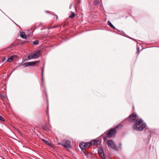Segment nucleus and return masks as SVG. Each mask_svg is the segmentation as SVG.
<instances>
[{
	"instance_id": "1",
	"label": "nucleus",
	"mask_w": 159,
	"mask_h": 159,
	"mask_svg": "<svg viewBox=\"0 0 159 159\" xmlns=\"http://www.w3.org/2000/svg\"><path fill=\"white\" fill-rule=\"evenodd\" d=\"M127 119L129 122L134 123L132 127L134 130L142 131L146 126V124L143 123V120L139 118L138 115L135 112L131 113L128 117Z\"/></svg>"
},
{
	"instance_id": "2",
	"label": "nucleus",
	"mask_w": 159,
	"mask_h": 159,
	"mask_svg": "<svg viewBox=\"0 0 159 159\" xmlns=\"http://www.w3.org/2000/svg\"><path fill=\"white\" fill-rule=\"evenodd\" d=\"M119 127V125L118 124L116 127L109 130L108 132L103 136L104 140L106 141L108 138L114 137L116 132V129Z\"/></svg>"
},
{
	"instance_id": "3",
	"label": "nucleus",
	"mask_w": 159,
	"mask_h": 159,
	"mask_svg": "<svg viewBox=\"0 0 159 159\" xmlns=\"http://www.w3.org/2000/svg\"><path fill=\"white\" fill-rule=\"evenodd\" d=\"M70 143V141L65 140L58 143V144L61 145L63 146L64 148L68 149L70 148L71 147Z\"/></svg>"
},
{
	"instance_id": "4",
	"label": "nucleus",
	"mask_w": 159,
	"mask_h": 159,
	"mask_svg": "<svg viewBox=\"0 0 159 159\" xmlns=\"http://www.w3.org/2000/svg\"><path fill=\"white\" fill-rule=\"evenodd\" d=\"M108 147L111 148L117 151L118 147L113 142L111 139H110L107 142Z\"/></svg>"
},
{
	"instance_id": "5",
	"label": "nucleus",
	"mask_w": 159,
	"mask_h": 159,
	"mask_svg": "<svg viewBox=\"0 0 159 159\" xmlns=\"http://www.w3.org/2000/svg\"><path fill=\"white\" fill-rule=\"evenodd\" d=\"M41 51L40 50H36L34 51L33 53L35 58H37L39 57Z\"/></svg>"
},
{
	"instance_id": "6",
	"label": "nucleus",
	"mask_w": 159,
	"mask_h": 159,
	"mask_svg": "<svg viewBox=\"0 0 159 159\" xmlns=\"http://www.w3.org/2000/svg\"><path fill=\"white\" fill-rule=\"evenodd\" d=\"M17 56L16 55H13L10 56L7 60V62H11L14 59L15 57H17Z\"/></svg>"
},
{
	"instance_id": "7",
	"label": "nucleus",
	"mask_w": 159,
	"mask_h": 159,
	"mask_svg": "<svg viewBox=\"0 0 159 159\" xmlns=\"http://www.w3.org/2000/svg\"><path fill=\"white\" fill-rule=\"evenodd\" d=\"M42 141H43V142L45 144L48 145L50 147H53V146L52 145L51 143H50L47 140H46L45 139H42Z\"/></svg>"
},
{
	"instance_id": "8",
	"label": "nucleus",
	"mask_w": 159,
	"mask_h": 159,
	"mask_svg": "<svg viewBox=\"0 0 159 159\" xmlns=\"http://www.w3.org/2000/svg\"><path fill=\"white\" fill-rule=\"evenodd\" d=\"M85 144V143H84L82 142L80 143V148L83 150H84L86 149V145Z\"/></svg>"
},
{
	"instance_id": "9",
	"label": "nucleus",
	"mask_w": 159,
	"mask_h": 159,
	"mask_svg": "<svg viewBox=\"0 0 159 159\" xmlns=\"http://www.w3.org/2000/svg\"><path fill=\"white\" fill-rule=\"evenodd\" d=\"M98 142H99V141L98 140H92L90 142V145H94L96 143L97 144Z\"/></svg>"
},
{
	"instance_id": "10",
	"label": "nucleus",
	"mask_w": 159,
	"mask_h": 159,
	"mask_svg": "<svg viewBox=\"0 0 159 159\" xmlns=\"http://www.w3.org/2000/svg\"><path fill=\"white\" fill-rule=\"evenodd\" d=\"M145 132L146 134H148V135L149 137H150L151 136V133L149 130V129L148 128H146L145 129Z\"/></svg>"
},
{
	"instance_id": "11",
	"label": "nucleus",
	"mask_w": 159,
	"mask_h": 159,
	"mask_svg": "<svg viewBox=\"0 0 159 159\" xmlns=\"http://www.w3.org/2000/svg\"><path fill=\"white\" fill-rule=\"evenodd\" d=\"M42 127L43 129L44 130L47 132L49 131L50 129H49V127L48 126L45 125L44 126H43Z\"/></svg>"
},
{
	"instance_id": "12",
	"label": "nucleus",
	"mask_w": 159,
	"mask_h": 159,
	"mask_svg": "<svg viewBox=\"0 0 159 159\" xmlns=\"http://www.w3.org/2000/svg\"><path fill=\"white\" fill-rule=\"evenodd\" d=\"M28 58L29 59H32L35 58L33 53L30 54L28 56Z\"/></svg>"
},
{
	"instance_id": "13",
	"label": "nucleus",
	"mask_w": 159,
	"mask_h": 159,
	"mask_svg": "<svg viewBox=\"0 0 159 159\" xmlns=\"http://www.w3.org/2000/svg\"><path fill=\"white\" fill-rule=\"evenodd\" d=\"M107 24L108 25L110 26L111 28H113L114 29H116L115 27L112 25L111 22L109 21H107Z\"/></svg>"
},
{
	"instance_id": "14",
	"label": "nucleus",
	"mask_w": 159,
	"mask_h": 159,
	"mask_svg": "<svg viewBox=\"0 0 159 159\" xmlns=\"http://www.w3.org/2000/svg\"><path fill=\"white\" fill-rule=\"evenodd\" d=\"M20 36L23 39H25L26 38V36L24 33L22 32L20 34Z\"/></svg>"
},
{
	"instance_id": "15",
	"label": "nucleus",
	"mask_w": 159,
	"mask_h": 159,
	"mask_svg": "<svg viewBox=\"0 0 159 159\" xmlns=\"http://www.w3.org/2000/svg\"><path fill=\"white\" fill-rule=\"evenodd\" d=\"M39 62V61L30 62L31 64L30 66H34L36 64V63Z\"/></svg>"
},
{
	"instance_id": "16",
	"label": "nucleus",
	"mask_w": 159,
	"mask_h": 159,
	"mask_svg": "<svg viewBox=\"0 0 159 159\" xmlns=\"http://www.w3.org/2000/svg\"><path fill=\"white\" fill-rule=\"evenodd\" d=\"M30 62H26L24 63L23 65L24 66V67H26L29 66H30Z\"/></svg>"
},
{
	"instance_id": "17",
	"label": "nucleus",
	"mask_w": 159,
	"mask_h": 159,
	"mask_svg": "<svg viewBox=\"0 0 159 159\" xmlns=\"http://www.w3.org/2000/svg\"><path fill=\"white\" fill-rule=\"evenodd\" d=\"M98 153L99 154H101V155L102 154L103 155H104L103 153V150L101 148H100L98 150Z\"/></svg>"
},
{
	"instance_id": "18",
	"label": "nucleus",
	"mask_w": 159,
	"mask_h": 159,
	"mask_svg": "<svg viewBox=\"0 0 159 159\" xmlns=\"http://www.w3.org/2000/svg\"><path fill=\"white\" fill-rule=\"evenodd\" d=\"M85 144L86 148H88L91 146L90 142H87L85 143Z\"/></svg>"
},
{
	"instance_id": "19",
	"label": "nucleus",
	"mask_w": 159,
	"mask_h": 159,
	"mask_svg": "<svg viewBox=\"0 0 159 159\" xmlns=\"http://www.w3.org/2000/svg\"><path fill=\"white\" fill-rule=\"evenodd\" d=\"M42 73H41V77H42V83H43V68H42Z\"/></svg>"
},
{
	"instance_id": "20",
	"label": "nucleus",
	"mask_w": 159,
	"mask_h": 159,
	"mask_svg": "<svg viewBox=\"0 0 159 159\" xmlns=\"http://www.w3.org/2000/svg\"><path fill=\"white\" fill-rule=\"evenodd\" d=\"M75 14L73 12H72L71 15L69 16V18H72L75 17Z\"/></svg>"
},
{
	"instance_id": "21",
	"label": "nucleus",
	"mask_w": 159,
	"mask_h": 159,
	"mask_svg": "<svg viewBox=\"0 0 159 159\" xmlns=\"http://www.w3.org/2000/svg\"><path fill=\"white\" fill-rule=\"evenodd\" d=\"M0 97L1 99L3 101H5V96L3 95H2L0 93Z\"/></svg>"
},
{
	"instance_id": "22",
	"label": "nucleus",
	"mask_w": 159,
	"mask_h": 159,
	"mask_svg": "<svg viewBox=\"0 0 159 159\" xmlns=\"http://www.w3.org/2000/svg\"><path fill=\"white\" fill-rule=\"evenodd\" d=\"M33 44L34 45H36L39 43V41L37 40H35L33 42Z\"/></svg>"
},
{
	"instance_id": "23",
	"label": "nucleus",
	"mask_w": 159,
	"mask_h": 159,
	"mask_svg": "<svg viewBox=\"0 0 159 159\" xmlns=\"http://www.w3.org/2000/svg\"><path fill=\"white\" fill-rule=\"evenodd\" d=\"M83 152L85 155H88L89 153V152L85 149L83 150Z\"/></svg>"
},
{
	"instance_id": "24",
	"label": "nucleus",
	"mask_w": 159,
	"mask_h": 159,
	"mask_svg": "<svg viewBox=\"0 0 159 159\" xmlns=\"http://www.w3.org/2000/svg\"><path fill=\"white\" fill-rule=\"evenodd\" d=\"M0 120H2V121H5V120L4 118L0 115Z\"/></svg>"
},
{
	"instance_id": "25",
	"label": "nucleus",
	"mask_w": 159,
	"mask_h": 159,
	"mask_svg": "<svg viewBox=\"0 0 159 159\" xmlns=\"http://www.w3.org/2000/svg\"><path fill=\"white\" fill-rule=\"evenodd\" d=\"M61 25H54L53 27H52V28H57V27H61Z\"/></svg>"
},
{
	"instance_id": "26",
	"label": "nucleus",
	"mask_w": 159,
	"mask_h": 159,
	"mask_svg": "<svg viewBox=\"0 0 159 159\" xmlns=\"http://www.w3.org/2000/svg\"><path fill=\"white\" fill-rule=\"evenodd\" d=\"M48 107H47V109L46 111V113H47V115L48 116V118H49V115H48Z\"/></svg>"
},
{
	"instance_id": "27",
	"label": "nucleus",
	"mask_w": 159,
	"mask_h": 159,
	"mask_svg": "<svg viewBox=\"0 0 159 159\" xmlns=\"http://www.w3.org/2000/svg\"><path fill=\"white\" fill-rule=\"evenodd\" d=\"M6 60L5 57H4L2 59V62H4Z\"/></svg>"
},
{
	"instance_id": "28",
	"label": "nucleus",
	"mask_w": 159,
	"mask_h": 159,
	"mask_svg": "<svg viewBox=\"0 0 159 159\" xmlns=\"http://www.w3.org/2000/svg\"><path fill=\"white\" fill-rule=\"evenodd\" d=\"M137 51L138 54H139V48H137Z\"/></svg>"
},
{
	"instance_id": "29",
	"label": "nucleus",
	"mask_w": 159,
	"mask_h": 159,
	"mask_svg": "<svg viewBox=\"0 0 159 159\" xmlns=\"http://www.w3.org/2000/svg\"><path fill=\"white\" fill-rule=\"evenodd\" d=\"M55 17V18L56 19V20H57L58 17L57 15H55L54 17Z\"/></svg>"
},
{
	"instance_id": "30",
	"label": "nucleus",
	"mask_w": 159,
	"mask_h": 159,
	"mask_svg": "<svg viewBox=\"0 0 159 159\" xmlns=\"http://www.w3.org/2000/svg\"><path fill=\"white\" fill-rule=\"evenodd\" d=\"M28 42V41H26H26H23V42H22V44H24L25 43V42Z\"/></svg>"
},
{
	"instance_id": "31",
	"label": "nucleus",
	"mask_w": 159,
	"mask_h": 159,
	"mask_svg": "<svg viewBox=\"0 0 159 159\" xmlns=\"http://www.w3.org/2000/svg\"><path fill=\"white\" fill-rule=\"evenodd\" d=\"M44 92H45V95H46V97H47V93H46L45 91H44Z\"/></svg>"
},
{
	"instance_id": "32",
	"label": "nucleus",
	"mask_w": 159,
	"mask_h": 159,
	"mask_svg": "<svg viewBox=\"0 0 159 159\" xmlns=\"http://www.w3.org/2000/svg\"><path fill=\"white\" fill-rule=\"evenodd\" d=\"M46 12H47V13H49V11H46Z\"/></svg>"
},
{
	"instance_id": "33",
	"label": "nucleus",
	"mask_w": 159,
	"mask_h": 159,
	"mask_svg": "<svg viewBox=\"0 0 159 159\" xmlns=\"http://www.w3.org/2000/svg\"><path fill=\"white\" fill-rule=\"evenodd\" d=\"M66 25V24H64V25H63V26L64 27V26Z\"/></svg>"
}]
</instances>
